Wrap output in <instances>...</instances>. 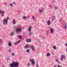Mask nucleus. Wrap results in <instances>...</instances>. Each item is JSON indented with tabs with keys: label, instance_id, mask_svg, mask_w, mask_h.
I'll return each mask as SVG.
<instances>
[{
	"label": "nucleus",
	"instance_id": "2eb2a0df",
	"mask_svg": "<svg viewBox=\"0 0 67 67\" xmlns=\"http://www.w3.org/2000/svg\"><path fill=\"white\" fill-rule=\"evenodd\" d=\"M12 22L14 24H15V23H16V22H15V20H13L12 21Z\"/></svg>",
	"mask_w": 67,
	"mask_h": 67
},
{
	"label": "nucleus",
	"instance_id": "473e14b6",
	"mask_svg": "<svg viewBox=\"0 0 67 67\" xmlns=\"http://www.w3.org/2000/svg\"><path fill=\"white\" fill-rule=\"evenodd\" d=\"M7 3H8L6 2L4 3V5H6V4H7Z\"/></svg>",
	"mask_w": 67,
	"mask_h": 67
},
{
	"label": "nucleus",
	"instance_id": "c85d7f7f",
	"mask_svg": "<svg viewBox=\"0 0 67 67\" xmlns=\"http://www.w3.org/2000/svg\"><path fill=\"white\" fill-rule=\"evenodd\" d=\"M27 65L28 66H30V64L29 63H27Z\"/></svg>",
	"mask_w": 67,
	"mask_h": 67
},
{
	"label": "nucleus",
	"instance_id": "c9c22d12",
	"mask_svg": "<svg viewBox=\"0 0 67 67\" xmlns=\"http://www.w3.org/2000/svg\"><path fill=\"white\" fill-rule=\"evenodd\" d=\"M2 16H4V14H2Z\"/></svg>",
	"mask_w": 67,
	"mask_h": 67
},
{
	"label": "nucleus",
	"instance_id": "49530a36",
	"mask_svg": "<svg viewBox=\"0 0 67 67\" xmlns=\"http://www.w3.org/2000/svg\"><path fill=\"white\" fill-rule=\"evenodd\" d=\"M66 52H67V49H66Z\"/></svg>",
	"mask_w": 67,
	"mask_h": 67
},
{
	"label": "nucleus",
	"instance_id": "b1692460",
	"mask_svg": "<svg viewBox=\"0 0 67 67\" xmlns=\"http://www.w3.org/2000/svg\"><path fill=\"white\" fill-rule=\"evenodd\" d=\"M22 18L24 19H27V17L25 16H23Z\"/></svg>",
	"mask_w": 67,
	"mask_h": 67
},
{
	"label": "nucleus",
	"instance_id": "412c9836",
	"mask_svg": "<svg viewBox=\"0 0 67 67\" xmlns=\"http://www.w3.org/2000/svg\"><path fill=\"white\" fill-rule=\"evenodd\" d=\"M2 42V39H0V44L1 45L2 44V42Z\"/></svg>",
	"mask_w": 67,
	"mask_h": 67
},
{
	"label": "nucleus",
	"instance_id": "37998d69",
	"mask_svg": "<svg viewBox=\"0 0 67 67\" xmlns=\"http://www.w3.org/2000/svg\"><path fill=\"white\" fill-rule=\"evenodd\" d=\"M53 3H54L55 2H54V1H53Z\"/></svg>",
	"mask_w": 67,
	"mask_h": 67
},
{
	"label": "nucleus",
	"instance_id": "423d86ee",
	"mask_svg": "<svg viewBox=\"0 0 67 67\" xmlns=\"http://www.w3.org/2000/svg\"><path fill=\"white\" fill-rule=\"evenodd\" d=\"M44 8H42V9H39V12L40 14H41L42 13H43V12H44Z\"/></svg>",
	"mask_w": 67,
	"mask_h": 67
},
{
	"label": "nucleus",
	"instance_id": "a18cd8bd",
	"mask_svg": "<svg viewBox=\"0 0 67 67\" xmlns=\"http://www.w3.org/2000/svg\"><path fill=\"white\" fill-rule=\"evenodd\" d=\"M30 17V16L28 15V17H27V18H28L29 17Z\"/></svg>",
	"mask_w": 67,
	"mask_h": 67
},
{
	"label": "nucleus",
	"instance_id": "f3484780",
	"mask_svg": "<svg viewBox=\"0 0 67 67\" xmlns=\"http://www.w3.org/2000/svg\"><path fill=\"white\" fill-rule=\"evenodd\" d=\"M0 13H2V14H4V11L3 10L2 11H1Z\"/></svg>",
	"mask_w": 67,
	"mask_h": 67
},
{
	"label": "nucleus",
	"instance_id": "39448f33",
	"mask_svg": "<svg viewBox=\"0 0 67 67\" xmlns=\"http://www.w3.org/2000/svg\"><path fill=\"white\" fill-rule=\"evenodd\" d=\"M30 61L31 63V65H34L35 64V61L33 59H30Z\"/></svg>",
	"mask_w": 67,
	"mask_h": 67
},
{
	"label": "nucleus",
	"instance_id": "f8f14e48",
	"mask_svg": "<svg viewBox=\"0 0 67 67\" xmlns=\"http://www.w3.org/2000/svg\"><path fill=\"white\" fill-rule=\"evenodd\" d=\"M50 32L51 33H54V29H50Z\"/></svg>",
	"mask_w": 67,
	"mask_h": 67
},
{
	"label": "nucleus",
	"instance_id": "58836bf2",
	"mask_svg": "<svg viewBox=\"0 0 67 67\" xmlns=\"http://www.w3.org/2000/svg\"><path fill=\"white\" fill-rule=\"evenodd\" d=\"M62 19H60V22H61V21H62Z\"/></svg>",
	"mask_w": 67,
	"mask_h": 67
},
{
	"label": "nucleus",
	"instance_id": "393cba45",
	"mask_svg": "<svg viewBox=\"0 0 67 67\" xmlns=\"http://www.w3.org/2000/svg\"><path fill=\"white\" fill-rule=\"evenodd\" d=\"M12 55L13 56H15V54L13 53H12Z\"/></svg>",
	"mask_w": 67,
	"mask_h": 67
},
{
	"label": "nucleus",
	"instance_id": "dca6fc26",
	"mask_svg": "<svg viewBox=\"0 0 67 67\" xmlns=\"http://www.w3.org/2000/svg\"><path fill=\"white\" fill-rule=\"evenodd\" d=\"M29 47V46H24V48H25V49H26V48H28V47Z\"/></svg>",
	"mask_w": 67,
	"mask_h": 67
},
{
	"label": "nucleus",
	"instance_id": "79ce46f5",
	"mask_svg": "<svg viewBox=\"0 0 67 67\" xmlns=\"http://www.w3.org/2000/svg\"><path fill=\"white\" fill-rule=\"evenodd\" d=\"M65 45L66 46H67V43H66L65 44Z\"/></svg>",
	"mask_w": 67,
	"mask_h": 67
},
{
	"label": "nucleus",
	"instance_id": "c756f323",
	"mask_svg": "<svg viewBox=\"0 0 67 67\" xmlns=\"http://www.w3.org/2000/svg\"><path fill=\"white\" fill-rule=\"evenodd\" d=\"M7 59L8 60H10V57H9L7 58Z\"/></svg>",
	"mask_w": 67,
	"mask_h": 67
},
{
	"label": "nucleus",
	"instance_id": "a211bd4d",
	"mask_svg": "<svg viewBox=\"0 0 67 67\" xmlns=\"http://www.w3.org/2000/svg\"><path fill=\"white\" fill-rule=\"evenodd\" d=\"M26 52H27V53H30V50L27 49L26 50Z\"/></svg>",
	"mask_w": 67,
	"mask_h": 67
},
{
	"label": "nucleus",
	"instance_id": "cd10ccee",
	"mask_svg": "<svg viewBox=\"0 0 67 67\" xmlns=\"http://www.w3.org/2000/svg\"><path fill=\"white\" fill-rule=\"evenodd\" d=\"M55 17L53 16L52 17V20H54V19H55Z\"/></svg>",
	"mask_w": 67,
	"mask_h": 67
},
{
	"label": "nucleus",
	"instance_id": "4c0bfd02",
	"mask_svg": "<svg viewBox=\"0 0 67 67\" xmlns=\"http://www.w3.org/2000/svg\"><path fill=\"white\" fill-rule=\"evenodd\" d=\"M9 53H10V52H11V50L10 49L9 50Z\"/></svg>",
	"mask_w": 67,
	"mask_h": 67
},
{
	"label": "nucleus",
	"instance_id": "1a4fd4ad",
	"mask_svg": "<svg viewBox=\"0 0 67 67\" xmlns=\"http://www.w3.org/2000/svg\"><path fill=\"white\" fill-rule=\"evenodd\" d=\"M20 43V40H19L18 41L14 42V45H16L18 44V43Z\"/></svg>",
	"mask_w": 67,
	"mask_h": 67
},
{
	"label": "nucleus",
	"instance_id": "f704fd0d",
	"mask_svg": "<svg viewBox=\"0 0 67 67\" xmlns=\"http://www.w3.org/2000/svg\"><path fill=\"white\" fill-rule=\"evenodd\" d=\"M39 66H38V64H37L36 65V67H39Z\"/></svg>",
	"mask_w": 67,
	"mask_h": 67
},
{
	"label": "nucleus",
	"instance_id": "8fccbe9b",
	"mask_svg": "<svg viewBox=\"0 0 67 67\" xmlns=\"http://www.w3.org/2000/svg\"><path fill=\"white\" fill-rule=\"evenodd\" d=\"M42 38H45V37H44Z\"/></svg>",
	"mask_w": 67,
	"mask_h": 67
},
{
	"label": "nucleus",
	"instance_id": "c03bdc74",
	"mask_svg": "<svg viewBox=\"0 0 67 67\" xmlns=\"http://www.w3.org/2000/svg\"><path fill=\"white\" fill-rule=\"evenodd\" d=\"M13 4H15V3L14 2V3H13Z\"/></svg>",
	"mask_w": 67,
	"mask_h": 67
},
{
	"label": "nucleus",
	"instance_id": "2f4dec72",
	"mask_svg": "<svg viewBox=\"0 0 67 67\" xmlns=\"http://www.w3.org/2000/svg\"><path fill=\"white\" fill-rule=\"evenodd\" d=\"M54 8L56 10H57V7H56V6H54Z\"/></svg>",
	"mask_w": 67,
	"mask_h": 67
},
{
	"label": "nucleus",
	"instance_id": "ddd939ff",
	"mask_svg": "<svg viewBox=\"0 0 67 67\" xmlns=\"http://www.w3.org/2000/svg\"><path fill=\"white\" fill-rule=\"evenodd\" d=\"M8 46L9 47H11V45H12V43L10 42H9L8 43Z\"/></svg>",
	"mask_w": 67,
	"mask_h": 67
},
{
	"label": "nucleus",
	"instance_id": "ea45409f",
	"mask_svg": "<svg viewBox=\"0 0 67 67\" xmlns=\"http://www.w3.org/2000/svg\"><path fill=\"white\" fill-rule=\"evenodd\" d=\"M58 67H62V66H59V65H58Z\"/></svg>",
	"mask_w": 67,
	"mask_h": 67
},
{
	"label": "nucleus",
	"instance_id": "6ab92c4d",
	"mask_svg": "<svg viewBox=\"0 0 67 67\" xmlns=\"http://www.w3.org/2000/svg\"><path fill=\"white\" fill-rule=\"evenodd\" d=\"M18 37L19 38V39H21L22 38V37H21V35H19L18 36Z\"/></svg>",
	"mask_w": 67,
	"mask_h": 67
},
{
	"label": "nucleus",
	"instance_id": "9b49d317",
	"mask_svg": "<svg viewBox=\"0 0 67 67\" xmlns=\"http://www.w3.org/2000/svg\"><path fill=\"white\" fill-rule=\"evenodd\" d=\"M67 24H65L64 25V26L63 27V28L64 29V30H65V29H66V28H67Z\"/></svg>",
	"mask_w": 67,
	"mask_h": 67
},
{
	"label": "nucleus",
	"instance_id": "7c9ffc66",
	"mask_svg": "<svg viewBox=\"0 0 67 67\" xmlns=\"http://www.w3.org/2000/svg\"><path fill=\"white\" fill-rule=\"evenodd\" d=\"M10 6H11V7H13V5H12V4H11V3H10Z\"/></svg>",
	"mask_w": 67,
	"mask_h": 67
},
{
	"label": "nucleus",
	"instance_id": "de8ad7c7",
	"mask_svg": "<svg viewBox=\"0 0 67 67\" xmlns=\"http://www.w3.org/2000/svg\"><path fill=\"white\" fill-rule=\"evenodd\" d=\"M51 63H52V61L51 60Z\"/></svg>",
	"mask_w": 67,
	"mask_h": 67
},
{
	"label": "nucleus",
	"instance_id": "3c124183",
	"mask_svg": "<svg viewBox=\"0 0 67 67\" xmlns=\"http://www.w3.org/2000/svg\"><path fill=\"white\" fill-rule=\"evenodd\" d=\"M1 12V10H0V13Z\"/></svg>",
	"mask_w": 67,
	"mask_h": 67
},
{
	"label": "nucleus",
	"instance_id": "20e7f679",
	"mask_svg": "<svg viewBox=\"0 0 67 67\" xmlns=\"http://www.w3.org/2000/svg\"><path fill=\"white\" fill-rule=\"evenodd\" d=\"M31 30H32V26L31 25H30L28 28V31L29 32V35H31L32 34L30 32Z\"/></svg>",
	"mask_w": 67,
	"mask_h": 67
},
{
	"label": "nucleus",
	"instance_id": "f03ea898",
	"mask_svg": "<svg viewBox=\"0 0 67 67\" xmlns=\"http://www.w3.org/2000/svg\"><path fill=\"white\" fill-rule=\"evenodd\" d=\"M9 19H10V18L9 17H8L7 18H5V19L3 21V24H4V25H7V24H8V21Z\"/></svg>",
	"mask_w": 67,
	"mask_h": 67
},
{
	"label": "nucleus",
	"instance_id": "4be33fe9",
	"mask_svg": "<svg viewBox=\"0 0 67 67\" xmlns=\"http://www.w3.org/2000/svg\"><path fill=\"white\" fill-rule=\"evenodd\" d=\"M47 56L48 57L49 56H50V53H48L47 54Z\"/></svg>",
	"mask_w": 67,
	"mask_h": 67
},
{
	"label": "nucleus",
	"instance_id": "a878e982",
	"mask_svg": "<svg viewBox=\"0 0 67 67\" xmlns=\"http://www.w3.org/2000/svg\"><path fill=\"white\" fill-rule=\"evenodd\" d=\"M53 48L54 49H56L57 48H56V47L53 46Z\"/></svg>",
	"mask_w": 67,
	"mask_h": 67
},
{
	"label": "nucleus",
	"instance_id": "5701e85b",
	"mask_svg": "<svg viewBox=\"0 0 67 67\" xmlns=\"http://www.w3.org/2000/svg\"><path fill=\"white\" fill-rule=\"evenodd\" d=\"M32 19L33 20H34L35 19V17H34V16H33L32 17Z\"/></svg>",
	"mask_w": 67,
	"mask_h": 67
},
{
	"label": "nucleus",
	"instance_id": "0eeeda50",
	"mask_svg": "<svg viewBox=\"0 0 67 67\" xmlns=\"http://www.w3.org/2000/svg\"><path fill=\"white\" fill-rule=\"evenodd\" d=\"M65 56L64 55H61V58H60L61 61H63V59H65Z\"/></svg>",
	"mask_w": 67,
	"mask_h": 67
},
{
	"label": "nucleus",
	"instance_id": "9d476101",
	"mask_svg": "<svg viewBox=\"0 0 67 67\" xmlns=\"http://www.w3.org/2000/svg\"><path fill=\"white\" fill-rule=\"evenodd\" d=\"M47 24L48 25H51V21H50V20H48L47 21Z\"/></svg>",
	"mask_w": 67,
	"mask_h": 67
},
{
	"label": "nucleus",
	"instance_id": "4468645a",
	"mask_svg": "<svg viewBox=\"0 0 67 67\" xmlns=\"http://www.w3.org/2000/svg\"><path fill=\"white\" fill-rule=\"evenodd\" d=\"M26 41L27 42H28L29 43H30V42H31V40L30 39H27L26 40Z\"/></svg>",
	"mask_w": 67,
	"mask_h": 67
},
{
	"label": "nucleus",
	"instance_id": "7ed1b4c3",
	"mask_svg": "<svg viewBox=\"0 0 67 67\" xmlns=\"http://www.w3.org/2000/svg\"><path fill=\"white\" fill-rule=\"evenodd\" d=\"M16 31L17 33H19L21 32L22 29L20 27H17L16 29Z\"/></svg>",
	"mask_w": 67,
	"mask_h": 67
},
{
	"label": "nucleus",
	"instance_id": "6e6552de",
	"mask_svg": "<svg viewBox=\"0 0 67 67\" xmlns=\"http://www.w3.org/2000/svg\"><path fill=\"white\" fill-rule=\"evenodd\" d=\"M30 47L31 48L32 51H35V48L33 46L31 45L30 46Z\"/></svg>",
	"mask_w": 67,
	"mask_h": 67
},
{
	"label": "nucleus",
	"instance_id": "864d4df0",
	"mask_svg": "<svg viewBox=\"0 0 67 67\" xmlns=\"http://www.w3.org/2000/svg\"><path fill=\"white\" fill-rule=\"evenodd\" d=\"M31 1H32V0H31Z\"/></svg>",
	"mask_w": 67,
	"mask_h": 67
},
{
	"label": "nucleus",
	"instance_id": "bb28decb",
	"mask_svg": "<svg viewBox=\"0 0 67 67\" xmlns=\"http://www.w3.org/2000/svg\"><path fill=\"white\" fill-rule=\"evenodd\" d=\"M55 60H56L57 62V63H59V61L58 60V59H57V58H56V59Z\"/></svg>",
	"mask_w": 67,
	"mask_h": 67
},
{
	"label": "nucleus",
	"instance_id": "a19ab883",
	"mask_svg": "<svg viewBox=\"0 0 67 67\" xmlns=\"http://www.w3.org/2000/svg\"><path fill=\"white\" fill-rule=\"evenodd\" d=\"M56 67V65H54L53 67Z\"/></svg>",
	"mask_w": 67,
	"mask_h": 67
},
{
	"label": "nucleus",
	"instance_id": "603ef678",
	"mask_svg": "<svg viewBox=\"0 0 67 67\" xmlns=\"http://www.w3.org/2000/svg\"><path fill=\"white\" fill-rule=\"evenodd\" d=\"M58 0V1H59V0Z\"/></svg>",
	"mask_w": 67,
	"mask_h": 67
},
{
	"label": "nucleus",
	"instance_id": "aec40b11",
	"mask_svg": "<svg viewBox=\"0 0 67 67\" xmlns=\"http://www.w3.org/2000/svg\"><path fill=\"white\" fill-rule=\"evenodd\" d=\"M14 35V32H12L11 34V36H13Z\"/></svg>",
	"mask_w": 67,
	"mask_h": 67
},
{
	"label": "nucleus",
	"instance_id": "f257e3e1",
	"mask_svg": "<svg viewBox=\"0 0 67 67\" xmlns=\"http://www.w3.org/2000/svg\"><path fill=\"white\" fill-rule=\"evenodd\" d=\"M10 67H19V63L17 62H14L13 63L10 64Z\"/></svg>",
	"mask_w": 67,
	"mask_h": 67
},
{
	"label": "nucleus",
	"instance_id": "72a5a7b5",
	"mask_svg": "<svg viewBox=\"0 0 67 67\" xmlns=\"http://www.w3.org/2000/svg\"><path fill=\"white\" fill-rule=\"evenodd\" d=\"M50 7V8H51V9H53V7H52V5H51Z\"/></svg>",
	"mask_w": 67,
	"mask_h": 67
},
{
	"label": "nucleus",
	"instance_id": "e433bc0d",
	"mask_svg": "<svg viewBox=\"0 0 67 67\" xmlns=\"http://www.w3.org/2000/svg\"><path fill=\"white\" fill-rule=\"evenodd\" d=\"M38 42L39 43L41 44V42L40 41H38Z\"/></svg>",
	"mask_w": 67,
	"mask_h": 67
},
{
	"label": "nucleus",
	"instance_id": "09e8293b",
	"mask_svg": "<svg viewBox=\"0 0 67 67\" xmlns=\"http://www.w3.org/2000/svg\"><path fill=\"white\" fill-rule=\"evenodd\" d=\"M47 34H48V32H47Z\"/></svg>",
	"mask_w": 67,
	"mask_h": 67
}]
</instances>
